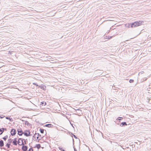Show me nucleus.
Returning <instances> with one entry per match:
<instances>
[{
  "label": "nucleus",
  "mask_w": 151,
  "mask_h": 151,
  "mask_svg": "<svg viewBox=\"0 0 151 151\" xmlns=\"http://www.w3.org/2000/svg\"><path fill=\"white\" fill-rule=\"evenodd\" d=\"M33 84L34 85H35L36 86H38L39 87V86L36 83H34Z\"/></svg>",
  "instance_id": "31"
},
{
  "label": "nucleus",
  "mask_w": 151,
  "mask_h": 151,
  "mask_svg": "<svg viewBox=\"0 0 151 151\" xmlns=\"http://www.w3.org/2000/svg\"><path fill=\"white\" fill-rule=\"evenodd\" d=\"M11 52L10 51H9V53H10V54H11V52Z\"/></svg>",
  "instance_id": "44"
},
{
  "label": "nucleus",
  "mask_w": 151,
  "mask_h": 151,
  "mask_svg": "<svg viewBox=\"0 0 151 151\" xmlns=\"http://www.w3.org/2000/svg\"><path fill=\"white\" fill-rule=\"evenodd\" d=\"M70 124L72 125V127H73V126L72 125V124H71L70 122Z\"/></svg>",
  "instance_id": "49"
},
{
  "label": "nucleus",
  "mask_w": 151,
  "mask_h": 151,
  "mask_svg": "<svg viewBox=\"0 0 151 151\" xmlns=\"http://www.w3.org/2000/svg\"><path fill=\"white\" fill-rule=\"evenodd\" d=\"M12 140L11 139V138L9 139L8 140V143L10 144L12 142Z\"/></svg>",
  "instance_id": "20"
},
{
  "label": "nucleus",
  "mask_w": 151,
  "mask_h": 151,
  "mask_svg": "<svg viewBox=\"0 0 151 151\" xmlns=\"http://www.w3.org/2000/svg\"><path fill=\"white\" fill-rule=\"evenodd\" d=\"M127 124L126 122H123L120 124V126L121 127H123L127 126Z\"/></svg>",
  "instance_id": "7"
},
{
  "label": "nucleus",
  "mask_w": 151,
  "mask_h": 151,
  "mask_svg": "<svg viewBox=\"0 0 151 151\" xmlns=\"http://www.w3.org/2000/svg\"><path fill=\"white\" fill-rule=\"evenodd\" d=\"M115 123H116L117 124H118V125H120V124H119V123H117L116 122H115Z\"/></svg>",
  "instance_id": "45"
},
{
  "label": "nucleus",
  "mask_w": 151,
  "mask_h": 151,
  "mask_svg": "<svg viewBox=\"0 0 151 151\" xmlns=\"http://www.w3.org/2000/svg\"><path fill=\"white\" fill-rule=\"evenodd\" d=\"M120 146L121 147H122V146H121V145H120Z\"/></svg>",
  "instance_id": "51"
},
{
  "label": "nucleus",
  "mask_w": 151,
  "mask_h": 151,
  "mask_svg": "<svg viewBox=\"0 0 151 151\" xmlns=\"http://www.w3.org/2000/svg\"><path fill=\"white\" fill-rule=\"evenodd\" d=\"M123 119V117H119L116 119V120L120 121L122 120Z\"/></svg>",
  "instance_id": "17"
},
{
  "label": "nucleus",
  "mask_w": 151,
  "mask_h": 151,
  "mask_svg": "<svg viewBox=\"0 0 151 151\" xmlns=\"http://www.w3.org/2000/svg\"><path fill=\"white\" fill-rule=\"evenodd\" d=\"M144 21H138L134 22L131 23V27L133 28L139 26L143 24Z\"/></svg>",
  "instance_id": "1"
},
{
  "label": "nucleus",
  "mask_w": 151,
  "mask_h": 151,
  "mask_svg": "<svg viewBox=\"0 0 151 151\" xmlns=\"http://www.w3.org/2000/svg\"><path fill=\"white\" fill-rule=\"evenodd\" d=\"M41 104H40V105H42V106H45L47 104V103L46 102L44 101H42L40 103Z\"/></svg>",
  "instance_id": "14"
},
{
  "label": "nucleus",
  "mask_w": 151,
  "mask_h": 151,
  "mask_svg": "<svg viewBox=\"0 0 151 151\" xmlns=\"http://www.w3.org/2000/svg\"><path fill=\"white\" fill-rule=\"evenodd\" d=\"M4 132L3 130L1 128H0V135L2 134Z\"/></svg>",
  "instance_id": "24"
},
{
  "label": "nucleus",
  "mask_w": 151,
  "mask_h": 151,
  "mask_svg": "<svg viewBox=\"0 0 151 151\" xmlns=\"http://www.w3.org/2000/svg\"><path fill=\"white\" fill-rule=\"evenodd\" d=\"M44 127H48L52 128L53 127V125L51 124H45Z\"/></svg>",
  "instance_id": "8"
},
{
  "label": "nucleus",
  "mask_w": 151,
  "mask_h": 151,
  "mask_svg": "<svg viewBox=\"0 0 151 151\" xmlns=\"http://www.w3.org/2000/svg\"><path fill=\"white\" fill-rule=\"evenodd\" d=\"M144 73V71H141V72H140L139 73V74L141 73V74H143Z\"/></svg>",
  "instance_id": "42"
},
{
  "label": "nucleus",
  "mask_w": 151,
  "mask_h": 151,
  "mask_svg": "<svg viewBox=\"0 0 151 151\" xmlns=\"http://www.w3.org/2000/svg\"><path fill=\"white\" fill-rule=\"evenodd\" d=\"M28 130H25L23 132V134L24 135V136H26V137H29V134H28V132L27 131Z\"/></svg>",
  "instance_id": "9"
},
{
  "label": "nucleus",
  "mask_w": 151,
  "mask_h": 151,
  "mask_svg": "<svg viewBox=\"0 0 151 151\" xmlns=\"http://www.w3.org/2000/svg\"><path fill=\"white\" fill-rule=\"evenodd\" d=\"M27 131L28 134H29V136H32V134H31V132L29 130H27Z\"/></svg>",
  "instance_id": "28"
},
{
  "label": "nucleus",
  "mask_w": 151,
  "mask_h": 151,
  "mask_svg": "<svg viewBox=\"0 0 151 151\" xmlns=\"http://www.w3.org/2000/svg\"><path fill=\"white\" fill-rule=\"evenodd\" d=\"M28 148V147L26 145H23L22 147V149L23 151H26L27 150Z\"/></svg>",
  "instance_id": "5"
},
{
  "label": "nucleus",
  "mask_w": 151,
  "mask_h": 151,
  "mask_svg": "<svg viewBox=\"0 0 151 151\" xmlns=\"http://www.w3.org/2000/svg\"><path fill=\"white\" fill-rule=\"evenodd\" d=\"M65 117L66 118L68 119L67 116L66 115H65Z\"/></svg>",
  "instance_id": "46"
},
{
  "label": "nucleus",
  "mask_w": 151,
  "mask_h": 151,
  "mask_svg": "<svg viewBox=\"0 0 151 151\" xmlns=\"http://www.w3.org/2000/svg\"><path fill=\"white\" fill-rule=\"evenodd\" d=\"M34 148H37L38 149H39L41 147V145L40 144H37Z\"/></svg>",
  "instance_id": "10"
},
{
  "label": "nucleus",
  "mask_w": 151,
  "mask_h": 151,
  "mask_svg": "<svg viewBox=\"0 0 151 151\" xmlns=\"http://www.w3.org/2000/svg\"><path fill=\"white\" fill-rule=\"evenodd\" d=\"M27 151H33V149L32 147L31 146L30 148L28 150H27Z\"/></svg>",
  "instance_id": "26"
},
{
  "label": "nucleus",
  "mask_w": 151,
  "mask_h": 151,
  "mask_svg": "<svg viewBox=\"0 0 151 151\" xmlns=\"http://www.w3.org/2000/svg\"><path fill=\"white\" fill-rule=\"evenodd\" d=\"M17 134L19 136H22L23 134V132L21 129H17Z\"/></svg>",
  "instance_id": "3"
},
{
  "label": "nucleus",
  "mask_w": 151,
  "mask_h": 151,
  "mask_svg": "<svg viewBox=\"0 0 151 151\" xmlns=\"http://www.w3.org/2000/svg\"><path fill=\"white\" fill-rule=\"evenodd\" d=\"M96 71L97 72H98L99 73V74L102 73H103V72H102L103 71L102 70H96Z\"/></svg>",
  "instance_id": "21"
},
{
  "label": "nucleus",
  "mask_w": 151,
  "mask_h": 151,
  "mask_svg": "<svg viewBox=\"0 0 151 151\" xmlns=\"http://www.w3.org/2000/svg\"><path fill=\"white\" fill-rule=\"evenodd\" d=\"M39 87L44 91L46 90V86L44 84H41L40 85H39Z\"/></svg>",
  "instance_id": "4"
},
{
  "label": "nucleus",
  "mask_w": 151,
  "mask_h": 151,
  "mask_svg": "<svg viewBox=\"0 0 151 151\" xmlns=\"http://www.w3.org/2000/svg\"><path fill=\"white\" fill-rule=\"evenodd\" d=\"M72 140H73V145H74V140L73 138V137L72 138Z\"/></svg>",
  "instance_id": "38"
},
{
  "label": "nucleus",
  "mask_w": 151,
  "mask_h": 151,
  "mask_svg": "<svg viewBox=\"0 0 151 151\" xmlns=\"http://www.w3.org/2000/svg\"><path fill=\"white\" fill-rule=\"evenodd\" d=\"M19 145L20 146L22 145V146H23V145H23V142H22L21 144H20V143H19Z\"/></svg>",
  "instance_id": "41"
},
{
  "label": "nucleus",
  "mask_w": 151,
  "mask_h": 151,
  "mask_svg": "<svg viewBox=\"0 0 151 151\" xmlns=\"http://www.w3.org/2000/svg\"><path fill=\"white\" fill-rule=\"evenodd\" d=\"M42 138V137H40V138H39V137L37 136V139L38 140H40Z\"/></svg>",
  "instance_id": "33"
},
{
  "label": "nucleus",
  "mask_w": 151,
  "mask_h": 151,
  "mask_svg": "<svg viewBox=\"0 0 151 151\" xmlns=\"http://www.w3.org/2000/svg\"><path fill=\"white\" fill-rule=\"evenodd\" d=\"M9 150H8L7 151H9Z\"/></svg>",
  "instance_id": "54"
},
{
  "label": "nucleus",
  "mask_w": 151,
  "mask_h": 151,
  "mask_svg": "<svg viewBox=\"0 0 151 151\" xmlns=\"http://www.w3.org/2000/svg\"><path fill=\"white\" fill-rule=\"evenodd\" d=\"M29 145H30V143H29Z\"/></svg>",
  "instance_id": "55"
},
{
  "label": "nucleus",
  "mask_w": 151,
  "mask_h": 151,
  "mask_svg": "<svg viewBox=\"0 0 151 151\" xmlns=\"http://www.w3.org/2000/svg\"><path fill=\"white\" fill-rule=\"evenodd\" d=\"M44 129H42L41 128H40V131L41 133H43L44 132Z\"/></svg>",
  "instance_id": "23"
},
{
  "label": "nucleus",
  "mask_w": 151,
  "mask_h": 151,
  "mask_svg": "<svg viewBox=\"0 0 151 151\" xmlns=\"http://www.w3.org/2000/svg\"><path fill=\"white\" fill-rule=\"evenodd\" d=\"M6 119H8L10 122H12L13 121V119L12 118H10L8 116H6Z\"/></svg>",
  "instance_id": "13"
},
{
  "label": "nucleus",
  "mask_w": 151,
  "mask_h": 151,
  "mask_svg": "<svg viewBox=\"0 0 151 151\" xmlns=\"http://www.w3.org/2000/svg\"><path fill=\"white\" fill-rule=\"evenodd\" d=\"M76 111H78V112H79V113H80V112L81 113V110H80V109H77Z\"/></svg>",
  "instance_id": "39"
},
{
  "label": "nucleus",
  "mask_w": 151,
  "mask_h": 151,
  "mask_svg": "<svg viewBox=\"0 0 151 151\" xmlns=\"http://www.w3.org/2000/svg\"><path fill=\"white\" fill-rule=\"evenodd\" d=\"M35 134H37V136L39 137V138L42 137L41 135L38 133H36L35 132Z\"/></svg>",
  "instance_id": "27"
},
{
  "label": "nucleus",
  "mask_w": 151,
  "mask_h": 151,
  "mask_svg": "<svg viewBox=\"0 0 151 151\" xmlns=\"http://www.w3.org/2000/svg\"><path fill=\"white\" fill-rule=\"evenodd\" d=\"M3 149H4V150H6V149H5V148H3Z\"/></svg>",
  "instance_id": "50"
},
{
  "label": "nucleus",
  "mask_w": 151,
  "mask_h": 151,
  "mask_svg": "<svg viewBox=\"0 0 151 151\" xmlns=\"http://www.w3.org/2000/svg\"><path fill=\"white\" fill-rule=\"evenodd\" d=\"M35 134L33 136V138H35H35H36V137H35Z\"/></svg>",
  "instance_id": "43"
},
{
  "label": "nucleus",
  "mask_w": 151,
  "mask_h": 151,
  "mask_svg": "<svg viewBox=\"0 0 151 151\" xmlns=\"http://www.w3.org/2000/svg\"><path fill=\"white\" fill-rule=\"evenodd\" d=\"M4 145V141L2 140H0V147H2Z\"/></svg>",
  "instance_id": "12"
},
{
  "label": "nucleus",
  "mask_w": 151,
  "mask_h": 151,
  "mask_svg": "<svg viewBox=\"0 0 151 151\" xmlns=\"http://www.w3.org/2000/svg\"><path fill=\"white\" fill-rule=\"evenodd\" d=\"M23 140V139L22 138H19L18 139V141L17 142V144H18L19 145V143H20V140Z\"/></svg>",
  "instance_id": "16"
},
{
  "label": "nucleus",
  "mask_w": 151,
  "mask_h": 151,
  "mask_svg": "<svg viewBox=\"0 0 151 151\" xmlns=\"http://www.w3.org/2000/svg\"><path fill=\"white\" fill-rule=\"evenodd\" d=\"M24 139L23 140H24V142H23V145H24L26 144V142L25 140L24 139Z\"/></svg>",
  "instance_id": "34"
},
{
  "label": "nucleus",
  "mask_w": 151,
  "mask_h": 151,
  "mask_svg": "<svg viewBox=\"0 0 151 151\" xmlns=\"http://www.w3.org/2000/svg\"><path fill=\"white\" fill-rule=\"evenodd\" d=\"M45 131H46L45 130ZM47 134V133H46V134Z\"/></svg>",
  "instance_id": "53"
},
{
  "label": "nucleus",
  "mask_w": 151,
  "mask_h": 151,
  "mask_svg": "<svg viewBox=\"0 0 151 151\" xmlns=\"http://www.w3.org/2000/svg\"><path fill=\"white\" fill-rule=\"evenodd\" d=\"M73 137L76 139H78V138L76 136V135H73Z\"/></svg>",
  "instance_id": "40"
},
{
  "label": "nucleus",
  "mask_w": 151,
  "mask_h": 151,
  "mask_svg": "<svg viewBox=\"0 0 151 151\" xmlns=\"http://www.w3.org/2000/svg\"><path fill=\"white\" fill-rule=\"evenodd\" d=\"M150 75H149V76H148L145 79V80H144V81H146V80H147V79L148 78H149L150 77Z\"/></svg>",
  "instance_id": "36"
},
{
  "label": "nucleus",
  "mask_w": 151,
  "mask_h": 151,
  "mask_svg": "<svg viewBox=\"0 0 151 151\" xmlns=\"http://www.w3.org/2000/svg\"><path fill=\"white\" fill-rule=\"evenodd\" d=\"M68 133H69V135H70L73 138V135H74V134H73V133L72 132H69Z\"/></svg>",
  "instance_id": "25"
},
{
  "label": "nucleus",
  "mask_w": 151,
  "mask_h": 151,
  "mask_svg": "<svg viewBox=\"0 0 151 151\" xmlns=\"http://www.w3.org/2000/svg\"><path fill=\"white\" fill-rule=\"evenodd\" d=\"M73 148L74 151H77V149H76L75 146L73 145Z\"/></svg>",
  "instance_id": "37"
},
{
  "label": "nucleus",
  "mask_w": 151,
  "mask_h": 151,
  "mask_svg": "<svg viewBox=\"0 0 151 151\" xmlns=\"http://www.w3.org/2000/svg\"><path fill=\"white\" fill-rule=\"evenodd\" d=\"M12 143L13 145L16 146L17 145V138H14L12 142Z\"/></svg>",
  "instance_id": "6"
},
{
  "label": "nucleus",
  "mask_w": 151,
  "mask_h": 151,
  "mask_svg": "<svg viewBox=\"0 0 151 151\" xmlns=\"http://www.w3.org/2000/svg\"><path fill=\"white\" fill-rule=\"evenodd\" d=\"M131 23H129L125 24L126 27H127L129 28L131 27Z\"/></svg>",
  "instance_id": "15"
},
{
  "label": "nucleus",
  "mask_w": 151,
  "mask_h": 151,
  "mask_svg": "<svg viewBox=\"0 0 151 151\" xmlns=\"http://www.w3.org/2000/svg\"><path fill=\"white\" fill-rule=\"evenodd\" d=\"M5 117V116L4 115H0V118L2 119L4 118Z\"/></svg>",
  "instance_id": "32"
},
{
  "label": "nucleus",
  "mask_w": 151,
  "mask_h": 151,
  "mask_svg": "<svg viewBox=\"0 0 151 151\" xmlns=\"http://www.w3.org/2000/svg\"><path fill=\"white\" fill-rule=\"evenodd\" d=\"M21 140L22 141V142H23V141H24V140Z\"/></svg>",
  "instance_id": "48"
},
{
  "label": "nucleus",
  "mask_w": 151,
  "mask_h": 151,
  "mask_svg": "<svg viewBox=\"0 0 151 151\" xmlns=\"http://www.w3.org/2000/svg\"><path fill=\"white\" fill-rule=\"evenodd\" d=\"M11 145L9 143H7L6 145V146L8 148H10V145Z\"/></svg>",
  "instance_id": "19"
},
{
  "label": "nucleus",
  "mask_w": 151,
  "mask_h": 151,
  "mask_svg": "<svg viewBox=\"0 0 151 151\" xmlns=\"http://www.w3.org/2000/svg\"><path fill=\"white\" fill-rule=\"evenodd\" d=\"M22 121H24V120H22Z\"/></svg>",
  "instance_id": "52"
},
{
  "label": "nucleus",
  "mask_w": 151,
  "mask_h": 151,
  "mask_svg": "<svg viewBox=\"0 0 151 151\" xmlns=\"http://www.w3.org/2000/svg\"><path fill=\"white\" fill-rule=\"evenodd\" d=\"M106 39H107L108 40H109L110 39H111L112 37V36H106Z\"/></svg>",
  "instance_id": "22"
},
{
  "label": "nucleus",
  "mask_w": 151,
  "mask_h": 151,
  "mask_svg": "<svg viewBox=\"0 0 151 151\" xmlns=\"http://www.w3.org/2000/svg\"><path fill=\"white\" fill-rule=\"evenodd\" d=\"M2 128V129L3 130L4 132V131H6L7 130V129L6 128Z\"/></svg>",
  "instance_id": "35"
},
{
  "label": "nucleus",
  "mask_w": 151,
  "mask_h": 151,
  "mask_svg": "<svg viewBox=\"0 0 151 151\" xmlns=\"http://www.w3.org/2000/svg\"><path fill=\"white\" fill-rule=\"evenodd\" d=\"M24 124L25 125H27V126H29L31 125V124H30L29 122L27 121H25Z\"/></svg>",
  "instance_id": "11"
},
{
  "label": "nucleus",
  "mask_w": 151,
  "mask_h": 151,
  "mask_svg": "<svg viewBox=\"0 0 151 151\" xmlns=\"http://www.w3.org/2000/svg\"><path fill=\"white\" fill-rule=\"evenodd\" d=\"M58 149L59 150L61 151H64V150L63 149L62 147H58Z\"/></svg>",
  "instance_id": "30"
},
{
  "label": "nucleus",
  "mask_w": 151,
  "mask_h": 151,
  "mask_svg": "<svg viewBox=\"0 0 151 151\" xmlns=\"http://www.w3.org/2000/svg\"><path fill=\"white\" fill-rule=\"evenodd\" d=\"M62 115H63L64 116V117H65V115L64 114H62Z\"/></svg>",
  "instance_id": "47"
},
{
  "label": "nucleus",
  "mask_w": 151,
  "mask_h": 151,
  "mask_svg": "<svg viewBox=\"0 0 151 151\" xmlns=\"http://www.w3.org/2000/svg\"><path fill=\"white\" fill-rule=\"evenodd\" d=\"M17 133L16 130L14 128L11 129L10 132L12 136H14Z\"/></svg>",
  "instance_id": "2"
},
{
  "label": "nucleus",
  "mask_w": 151,
  "mask_h": 151,
  "mask_svg": "<svg viewBox=\"0 0 151 151\" xmlns=\"http://www.w3.org/2000/svg\"><path fill=\"white\" fill-rule=\"evenodd\" d=\"M8 137V136L7 135L5 136L4 137H3L2 138L5 141L6 139H7Z\"/></svg>",
  "instance_id": "18"
},
{
  "label": "nucleus",
  "mask_w": 151,
  "mask_h": 151,
  "mask_svg": "<svg viewBox=\"0 0 151 151\" xmlns=\"http://www.w3.org/2000/svg\"><path fill=\"white\" fill-rule=\"evenodd\" d=\"M134 81L133 79H131L129 80V82L131 83H133L134 82Z\"/></svg>",
  "instance_id": "29"
}]
</instances>
